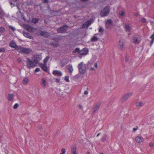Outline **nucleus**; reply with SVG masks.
I'll use <instances>...</instances> for the list:
<instances>
[{"instance_id":"nucleus-1","label":"nucleus","mask_w":154,"mask_h":154,"mask_svg":"<svg viewBox=\"0 0 154 154\" xmlns=\"http://www.w3.org/2000/svg\"><path fill=\"white\" fill-rule=\"evenodd\" d=\"M16 49L19 52L26 54H28L31 53L32 51V50L30 49L22 47L20 46L17 47L16 48Z\"/></svg>"},{"instance_id":"nucleus-2","label":"nucleus","mask_w":154,"mask_h":154,"mask_svg":"<svg viewBox=\"0 0 154 154\" xmlns=\"http://www.w3.org/2000/svg\"><path fill=\"white\" fill-rule=\"evenodd\" d=\"M79 73L81 74H84L86 70V65L83 62L79 64L78 66Z\"/></svg>"},{"instance_id":"nucleus-3","label":"nucleus","mask_w":154,"mask_h":154,"mask_svg":"<svg viewBox=\"0 0 154 154\" xmlns=\"http://www.w3.org/2000/svg\"><path fill=\"white\" fill-rule=\"evenodd\" d=\"M93 65L96 68H98L97 64V62H95V60L94 58H92L88 62L87 65L88 66L90 67V69L91 70L94 71L95 70L94 68V67H91Z\"/></svg>"},{"instance_id":"nucleus-4","label":"nucleus","mask_w":154,"mask_h":154,"mask_svg":"<svg viewBox=\"0 0 154 154\" xmlns=\"http://www.w3.org/2000/svg\"><path fill=\"white\" fill-rule=\"evenodd\" d=\"M110 10L108 6H106L100 12V15L102 17L107 16L109 14Z\"/></svg>"},{"instance_id":"nucleus-5","label":"nucleus","mask_w":154,"mask_h":154,"mask_svg":"<svg viewBox=\"0 0 154 154\" xmlns=\"http://www.w3.org/2000/svg\"><path fill=\"white\" fill-rule=\"evenodd\" d=\"M27 67L29 68L37 66L36 63H35L34 62H33L29 58H27Z\"/></svg>"},{"instance_id":"nucleus-6","label":"nucleus","mask_w":154,"mask_h":154,"mask_svg":"<svg viewBox=\"0 0 154 154\" xmlns=\"http://www.w3.org/2000/svg\"><path fill=\"white\" fill-rule=\"evenodd\" d=\"M68 26L65 25L63 26L60 27L57 29V31L58 32L60 33H65L67 30Z\"/></svg>"},{"instance_id":"nucleus-7","label":"nucleus","mask_w":154,"mask_h":154,"mask_svg":"<svg viewBox=\"0 0 154 154\" xmlns=\"http://www.w3.org/2000/svg\"><path fill=\"white\" fill-rule=\"evenodd\" d=\"M42 58V56L41 54H35L34 55L33 57V60L34 62L37 64L38 61L40 60Z\"/></svg>"},{"instance_id":"nucleus-8","label":"nucleus","mask_w":154,"mask_h":154,"mask_svg":"<svg viewBox=\"0 0 154 154\" xmlns=\"http://www.w3.org/2000/svg\"><path fill=\"white\" fill-rule=\"evenodd\" d=\"M113 25L112 21L111 19H108L106 22L105 26L106 28H111Z\"/></svg>"},{"instance_id":"nucleus-9","label":"nucleus","mask_w":154,"mask_h":154,"mask_svg":"<svg viewBox=\"0 0 154 154\" xmlns=\"http://www.w3.org/2000/svg\"><path fill=\"white\" fill-rule=\"evenodd\" d=\"M40 35L45 38H48L50 36V34L48 32L40 31L39 32Z\"/></svg>"},{"instance_id":"nucleus-10","label":"nucleus","mask_w":154,"mask_h":154,"mask_svg":"<svg viewBox=\"0 0 154 154\" xmlns=\"http://www.w3.org/2000/svg\"><path fill=\"white\" fill-rule=\"evenodd\" d=\"M132 94V93L130 92L124 95L122 98V100L123 101H125L130 96H131Z\"/></svg>"},{"instance_id":"nucleus-11","label":"nucleus","mask_w":154,"mask_h":154,"mask_svg":"<svg viewBox=\"0 0 154 154\" xmlns=\"http://www.w3.org/2000/svg\"><path fill=\"white\" fill-rule=\"evenodd\" d=\"M88 52V50L87 48H84L82 50L79 51L80 54L85 55L87 54Z\"/></svg>"},{"instance_id":"nucleus-12","label":"nucleus","mask_w":154,"mask_h":154,"mask_svg":"<svg viewBox=\"0 0 154 154\" xmlns=\"http://www.w3.org/2000/svg\"><path fill=\"white\" fill-rule=\"evenodd\" d=\"M143 138L140 136H137L135 138V140L136 142L138 143L143 142Z\"/></svg>"},{"instance_id":"nucleus-13","label":"nucleus","mask_w":154,"mask_h":154,"mask_svg":"<svg viewBox=\"0 0 154 154\" xmlns=\"http://www.w3.org/2000/svg\"><path fill=\"white\" fill-rule=\"evenodd\" d=\"M46 64L43 63H41L39 65L40 67L45 71L47 72L48 71V68L46 66Z\"/></svg>"},{"instance_id":"nucleus-14","label":"nucleus","mask_w":154,"mask_h":154,"mask_svg":"<svg viewBox=\"0 0 154 154\" xmlns=\"http://www.w3.org/2000/svg\"><path fill=\"white\" fill-rule=\"evenodd\" d=\"M42 85L44 87H45L47 85V79L45 77H42L41 79Z\"/></svg>"},{"instance_id":"nucleus-15","label":"nucleus","mask_w":154,"mask_h":154,"mask_svg":"<svg viewBox=\"0 0 154 154\" xmlns=\"http://www.w3.org/2000/svg\"><path fill=\"white\" fill-rule=\"evenodd\" d=\"M53 74L54 75L57 76H61L62 75V73L61 71L57 70L53 71Z\"/></svg>"},{"instance_id":"nucleus-16","label":"nucleus","mask_w":154,"mask_h":154,"mask_svg":"<svg viewBox=\"0 0 154 154\" xmlns=\"http://www.w3.org/2000/svg\"><path fill=\"white\" fill-rule=\"evenodd\" d=\"M71 152L72 154H77L76 147L75 145H72V146Z\"/></svg>"},{"instance_id":"nucleus-17","label":"nucleus","mask_w":154,"mask_h":154,"mask_svg":"<svg viewBox=\"0 0 154 154\" xmlns=\"http://www.w3.org/2000/svg\"><path fill=\"white\" fill-rule=\"evenodd\" d=\"M9 45L12 48H16L17 47H18V46H17L16 43L14 41H11L9 44ZM19 46H18L19 47Z\"/></svg>"},{"instance_id":"nucleus-18","label":"nucleus","mask_w":154,"mask_h":154,"mask_svg":"<svg viewBox=\"0 0 154 154\" xmlns=\"http://www.w3.org/2000/svg\"><path fill=\"white\" fill-rule=\"evenodd\" d=\"M100 104V103L98 102L95 106L93 108L94 112H95L98 110Z\"/></svg>"},{"instance_id":"nucleus-19","label":"nucleus","mask_w":154,"mask_h":154,"mask_svg":"<svg viewBox=\"0 0 154 154\" xmlns=\"http://www.w3.org/2000/svg\"><path fill=\"white\" fill-rule=\"evenodd\" d=\"M23 34L24 36L25 37L28 38H30L31 39H32L33 38L32 36L29 33L26 32H23Z\"/></svg>"},{"instance_id":"nucleus-20","label":"nucleus","mask_w":154,"mask_h":154,"mask_svg":"<svg viewBox=\"0 0 154 154\" xmlns=\"http://www.w3.org/2000/svg\"><path fill=\"white\" fill-rule=\"evenodd\" d=\"M26 28L27 30L29 32H33L34 29V28L33 27L29 25H28L26 26Z\"/></svg>"},{"instance_id":"nucleus-21","label":"nucleus","mask_w":154,"mask_h":154,"mask_svg":"<svg viewBox=\"0 0 154 154\" xmlns=\"http://www.w3.org/2000/svg\"><path fill=\"white\" fill-rule=\"evenodd\" d=\"M66 67L69 70L70 73H71L73 71V68L71 64L68 65L66 66Z\"/></svg>"},{"instance_id":"nucleus-22","label":"nucleus","mask_w":154,"mask_h":154,"mask_svg":"<svg viewBox=\"0 0 154 154\" xmlns=\"http://www.w3.org/2000/svg\"><path fill=\"white\" fill-rule=\"evenodd\" d=\"M91 24V23L90 21H86L84 24H83L82 28H85V27H88Z\"/></svg>"},{"instance_id":"nucleus-23","label":"nucleus","mask_w":154,"mask_h":154,"mask_svg":"<svg viewBox=\"0 0 154 154\" xmlns=\"http://www.w3.org/2000/svg\"><path fill=\"white\" fill-rule=\"evenodd\" d=\"M98 40V37L95 36H93L91 39V41L93 42H95Z\"/></svg>"},{"instance_id":"nucleus-24","label":"nucleus","mask_w":154,"mask_h":154,"mask_svg":"<svg viewBox=\"0 0 154 154\" xmlns=\"http://www.w3.org/2000/svg\"><path fill=\"white\" fill-rule=\"evenodd\" d=\"M38 19L35 18H32L31 20L32 22L35 24L37 23L38 22Z\"/></svg>"},{"instance_id":"nucleus-25","label":"nucleus","mask_w":154,"mask_h":154,"mask_svg":"<svg viewBox=\"0 0 154 154\" xmlns=\"http://www.w3.org/2000/svg\"><path fill=\"white\" fill-rule=\"evenodd\" d=\"M14 97V95L12 94H10L8 95V100L12 101Z\"/></svg>"},{"instance_id":"nucleus-26","label":"nucleus","mask_w":154,"mask_h":154,"mask_svg":"<svg viewBox=\"0 0 154 154\" xmlns=\"http://www.w3.org/2000/svg\"><path fill=\"white\" fill-rule=\"evenodd\" d=\"M119 45L120 46V48L121 50H124V46L123 43L121 42L120 41H119Z\"/></svg>"},{"instance_id":"nucleus-27","label":"nucleus","mask_w":154,"mask_h":154,"mask_svg":"<svg viewBox=\"0 0 154 154\" xmlns=\"http://www.w3.org/2000/svg\"><path fill=\"white\" fill-rule=\"evenodd\" d=\"M125 29L127 32H130V27L129 24H126L125 26Z\"/></svg>"},{"instance_id":"nucleus-28","label":"nucleus","mask_w":154,"mask_h":154,"mask_svg":"<svg viewBox=\"0 0 154 154\" xmlns=\"http://www.w3.org/2000/svg\"><path fill=\"white\" fill-rule=\"evenodd\" d=\"M23 84H27L29 82V79L28 78H25L23 80Z\"/></svg>"},{"instance_id":"nucleus-29","label":"nucleus","mask_w":154,"mask_h":154,"mask_svg":"<svg viewBox=\"0 0 154 154\" xmlns=\"http://www.w3.org/2000/svg\"><path fill=\"white\" fill-rule=\"evenodd\" d=\"M136 105L137 107L142 106H143V104L141 102H138L136 103Z\"/></svg>"},{"instance_id":"nucleus-30","label":"nucleus","mask_w":154,"mask_h":154,"mask_svg":"<svg viewBox=\"0 0 154 154\" xmlns=\"http://www.w3.org/2000/svg\"><path fill=\"white\" fill-rule=\"evenodd\" d=\"M49 57L48 56H47L44 60V64H47V63L49 59Z\"/></svg>"},{"instance_id":"nucleus-31","label":"nucleus","mask_w":154,"mask_h":154,"mask_svg":"<svg viewBox=\"0 0 154 154\" xmlns=\"http://www.w3.org/2000/svg\"><path fill=\"white\" fill-rule=\"evenodd\" d=\"M134 43H136L139 42V41L138 40V37H134Z\"/></svg>"},{"instance_id":"nucleus-32","label":"nucleus","mask_w":154,"mask_h":154,"mask_svg":"<svg viewBox=\"0 0 154 154\" xmlns=\"http://www.w3.org/2000/svg\"><path fill=\"white\" fill-rule=\"evenodd\" d=\"M5 29L3 27H1L0 28V32H3L5 31Z\"/></svg>"},{"instance_id":"nucleus-33","label":"nucleus","mask_w":154,"mask_h":154,"mask_svg":"<svg viewBox=\"0 0 154 154\" xmlns=\"http://www.w3.org/2000/svg\"><path fill=\"white\" fill-rule=\"evenodd\" d=\"M61 151L62 152L60 154H65V153L66 150L64 148L62 149Z\"/></svg>"},{"instance_id":"nucleus-34","label":"nucleus","mask_w":154,"mask_h":154,"mask_svg":"<svg viewBox=\"0 0 154 154\" xmlns=\"http://www.w3.org/2000/svg\"><path fill=\"white\" fill-rule=\"evenodd\" d=\"M79 49L78 48H77L73 51V53H75L76 52H79Z\"/></svg>"},{"instance_id":"nucleus-35","label":"nucleus","mask_w":154,"mask_h":154,"mask_svg":"<svg viewBox=\"0 0 154 154\" xmlns=\"http://www.w3.org/2000/svg\"><path fill=\"white\" fill-rule=\"evenodd\" d=\"M19 106L17 103H15L13 106V108L14 109H16Z\"/></svg>"},{"instance_id":"nucleus-36","label":"nucleus","mask_w":154,"mask_h":154,"mask_svg":"<svg viewBox=\"0 0 154 154\" xmlns=\"http://www.w3.org/2000/svg\"><path fill=\"white\" fill-rule=\"evenodd\" d=\"M65 80L67 82H69V77L68 76H66L65 77Z\"/></svg>"},{"instance_id":"nucleus-37","label":"nucleus","mask_w":154,"mask_h":154,"mask_svg":"<svg viewBox=\"0 0 154 154\" xmlns=\"http://www.w3.org/2000/svg\"><path fill=\"white\" fill-rule=\"evenodd\" d=\"M51 45H52L55 47H57L59 45V44L58 43H51Z\"/></svg>"},{"instance_id":"nucleus-38","label":"nucleus","mask_w":154,"mask_h":154,"mask_svg":"<svg viewBox=\"0 0 154 154\" xmlns=\"http://www.w3.org/2000/svg\"><path fill=\"white\" fill-rule=\"evenodd\" d=\"M53 40L58 42L59 41V38H54L53 39Z\"/></svg>"},{"instance_id":"nucleus-39","label":"nucleus","mask_w":154,"mask_h":154,"mask_svg":"<svg viewBox=\"0 0 154 154\" xmlns=\"http://www.w3.org/2000/svg\"><path fill=\"white\" fill-rule=\"evenodd\" d=\"M125 14L124 12L123 11H122L119 14L121 16H123Z\"/></svg>"},{"instance_id":"nucleus-40","label":"nucleus","mask_w":154,"mask_h":154,"mask_svg":"<svg viewBox=\"0 0 154 154\" xmlns=\"http://www.w3.org/2000/svg\"><path fill=\"white\" fill-rule=\"evenodd\" d=\"M9 27L13 31H14L15 30V28L11 26H9Z\"/></svg>"},{"instance_id":"nucleus-41","label":"nucleus","mask_w":154,"mask_h":154,"mask_svg":"<svg viewBox=\"0 0 154 154\" xmlns=\"http://www.w3.org/2000/svg\"><path fill=\"white\" fill-rule=\"evenodd\" d=\"M5 51V49L4 48H0V52H3Z\"/></svg>"},{"instance_id":"nucleus-42","label":"nucleus","mask_w":154,"mask_h":154,"mask_svg":"<svg viewBox=\"0 0 154 154\" xmlns=\"http://www.w3.org/2000/svg\"><path fill=\"white\" fill-rule=\"evenodd\" d=\"M138 129V126H137L136 128H133V131L134 132H135Z\"/></svg>"},{"instance_id":"nucleus-43","label":"nucleus","mask_w":154,"mask_h":154,"mask_svg":"<svg viewBox=\"0 0 154 154\" xmlns=\"http://www.w3.org/2000/svg\"><path fill=\"white\" fill-rule=\"evenodd\" d=\"M40 69L38 68H36L35 70V72H38L40 71Z\"/></svg>"},{"instance_id":"nucleus-44","label":"nucleus","mask_w":154,"mask_h":154,"mask_svg":"<svg viewBox=\"0 0 154 154\" xmlns=\"http://www.w3.org/2000/svg\"><path fill=\"white\" fill-rule=\"evenodd\" d=\"M88 94V91L87 90L85 91L84 92V94L85 95H87Z\"/></svg>"},{"instance_id":"nucleus-45","label":"nucleus","mask_w":154,"mask_h":154,"mask_svg":"<svg viewBox=\"0 0 154 154\" xmlns=\"http://www.w3.org/2000/svg\"><path fill=\"white\" fill-rule=\"evenodd\" d=\"M141 21L143 23H144L146 22V20L144 18H142L141 19Z\"/></svg>"},{"instance_id":"nucleus-46","label":"nucleus","mask_w":154,"mask_h":154,"mask_svg":"<svg viewBox=\"0 0 154 154\" xmlns=\"http://www.w3.org/2000/svg\"><path fill=\"white\" fill-rule=\"evenodd\" d=\"M103 29L102 27H100L99 30V31L100 32H103Z\"/></svg>"},{"instance_id":"nucleus-47","label":"nucleus","mask_w":154,"mask_h":154,"mask_svg":"<svg viewBox=\"0 0 154 154\" xmlns=\"http://www.w3.org/2000/svg\"><path fill=\"white\" fill-rule=\"evenodd\" d=\"M150 38L152 40H154V34H153L150 37Z\"/></svg>"},{"instance_id":"nucleus-48","label":"nucleus","mask_w":154,"mask_h":154,"mask_svg":"<svg viewBox=\"0 0 154 154\" xmlns=\"http://www.w3.org/2000/svg\"><path fill=\"white\" fill-rule=\"evenodd\" d=\"M154 41V40H152L151 41L150 43V46H151L152 45V44H153Z\"/></svg>"},{"instance_id":"nucleus-49","label":"nucleus","mask_w":154,"mask_h":154,"mask_svg":"<svg viewBox=\"0 0 154 154\" xmlns=\"http://www.w3.org/2000/svg\"><path fill=\"white\" fill-rule=\"evenodd\" d=\"M149 145L150 146H153L154 145L153 143H151L149 144Z\"/></svg>"},{"instance_id":"nucleus-50","label":"nucleus","mask_w":154,"mask_h":154,"mask_svg":"<svg viewBox=\"0 0 154 154\" xmlns=\"http://www.w3.org/2000/svg\"><path fill=\"white\" fill-rule=\"evenodd\" d=\"M56 82L57 83H59L60 82V80L59 79H56Z\"/></svg>"},{"instance_id":"nucleus-51","label":"nucleus","mask_w":154,"mask_h":154,"mask_svg":"<svg viewBox=\"0 0 154 154\" xmlns=\"http://www.w3.org/2000/svg\"><path fill=\"white\" fill-rule=\"evenodd\" d=\"M17 60L18 62H21V59L20 58H18Z\"/></svg>"},{"instance_id":"nucleus-52","label":"nucleus","mask_w":154,"mask_h":154,"mask_svg":"<svg viewBox=\"0 0 154 154\" xmlns=\"http://www.w3.org/2000/svg\"><path fill=\"white\" fill-rule=\"evenodd\" d=\"M102 140L103 141H104L106 140V138L105 137H103L102 138Z\"/></svg>"},{"instance_id":"nucleus-53","label":"nucleus","mask_w":154,"mask_h":154,"mask_svg":"<svg viewBox=\"0 0 154 154\" xmlns=\"http://www.w3.org/2000/svg\"><path fill=\"white\" fill-rule=\"evenodd\" d=\"M48 0H44V2L45 3H47L48 2Z\"/></svg>"},{"instance_id":"nucleus-54","label":"nucleus","mask_w":154,"mask_h":154,"mask_svg":"<svg viewBox=\"0 0 154 154\" xmlns=\"http://www.w3.org/2000/svg\"><path fill=\"white\" fill-rule=\"evenodd\" d=\"M10 5H14V4H13V3H12V2L11 1H10Z\"/></svg>"},{"instance_id":"nucleus-55","label":"nucleus","mask_w":154,"mask_h":154,"mask_svg":"<svg viewBox=\"0 0 154 154\" xmlns=\"http://www.w3.org/2000/svg\"><path fill=\"white\" fill-rule=\"evenodd\" d=\"M129 60V59L128 58H127V57L125 58V60L126 61H128Z\"/></svg>"},{"instance_id":"nucleus-56","label":"nucleus","mask_w":154,"mask_h":154,"mask_svg":"<svg viewBox=\"0 0 154 154\" xmlns=\"http://www.w3.org/2000/svg\"><path fill=\"white\" fill-rule=\"evenodd\" d=\"M100 133H98V134H97V136H96V137H98V136L100 135Z\"/></svg>"},{"instance_id":"nucleus-57","label":"nucleus","mask_w":154,"mask_h":154,"mask_svg":"<svg viewBox=\"0 0 154 154\" xmlns=\"http://www.w3.org/2000/svg\"><path fill=\"white\" fill-rule=\"evenodd\" d=\"M39 128L40 129H41L42 128V126H40L39 127Z\"/></svg>"},{"instance_id":"nucleus-58","label":"nucleus","mask_w":154,"mask_h":154,"mask_svg":"<svg viewBox=\"0 0 154 154\" xmlns=\"http://www.w3.org/2000/svg\"><path fill=\"white\" fill-rule=\"evenodd\" d=\"M79 106L80 108H82V106H81V105H79Z\"/></svg>"},{"instance_id":"nucleus-59","label":"nucleus","mask_w":154,"mask_h":154,"mask_svg":"<svg viewBox=\"0 0 154 154\" xmlns=\"http://www.w3.org/2000/svg\"><path fill=\"white\" fill-rule=\"evenodd\" d=\"M86 154H90L89 152H87L86 153Z\"/></svg>"},{"instance_id":"nucleus-60","label":"nucleus","mask_w":154,"mask_h":154,"mask_svg":"<svg viewBox=\"0 0 154 154\" xmlns=\"http://www.w3.org/2000/svg\"><path fill=\"white\" fill-rule=\"evenodd\" d=\"M82 1H88V0H81Z\"/></svg>"},{"instance_id":"nucleus-61","label":"nucleus","mask_w":154,"mask_h":154,"mask_svg":"<svg viewBox=\"0 0 154 154\" xmlns=\"http://www.w3.org/2000/svg\"><path fill=\"white\" fill-rule=\"evenodd\" d=\"M16 1H18V0H15Z\"/></svg>"},{"instance_id":"nucleus-62","label":"nucleus","mask_w":154,"mask_h":154,"mask_svg":"<svg viewBox=\"0 0 154 154\" xmlns=\"http://www.w3.org/2000/svg\"><path fill=\"white\" fill-rule=\"evenodd\" d=\"M1 36V34H0V36Z\"/></svg>"},{"instance_id":"nucleus-63","label":"nucleus","mask_w":154,"mask_h":154,"mask_svg":"<svg viewBox=\"0 0 154 154\" xmlns=\"http://www.w3.org/2000/svg\"><path fill=\"white\" fill-rule=\"evenodd\" d=\"M153 34H154V33H153Z\"/></svg>"}]
</instances>
